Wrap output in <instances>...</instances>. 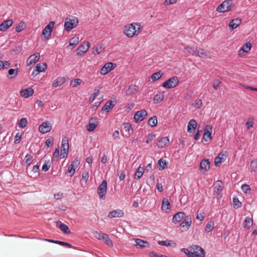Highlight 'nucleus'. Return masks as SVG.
<instances>
[{"instance_id": "f257e3e1", "label": "nucleus", "mask_w": 257, "mask_h": 257, "mask_svg": "<svg viewBox=\"0 0 257 257\" xmlns=\"http://www.w3.org/2000/svg\"><path fill=\"white\" fill-rule=\"evenodd\" d=\"M181 251L184 252L187 257H205V251L202 247L194 244L188 248H182Z\"/></svg>"}, {"instance_id": "f03ea898", "label": "nucleus", "mask_w": 257, "mask_h": 257, "mask_svg": "<svg viewBox=\"0 0 257 257\" xmlns=\"http://www.w3.org/2000/svg\"><path fill=\"white\" fill-rule=\"evenodd\" d=\"M143 29V26L139 23L131 24L125 26L124 33L128 38H132L135 35H138Z\"/></svg>"}, {"instance_id": "7ed1b4c3", "label": "nucleus", "mask_w": 257, "mask_h": 257, "mask_svg": "<svg viewBox=\"0 0 257 257\" xmlns=\"http://www.w3.org/2000/svg\"><path fill=\"white\" fill-rule=\"evenodd\" d=\"M234 7L235 4L233 0H225L217 7L216 11L223 13L232 11Z\"/></svg>"}, {"instance_id": "20e7f679", "label": "nucleus", "mask_w": 257, "mask_h": 257, "mask_svg": "<svg viewBox=\"0 0 257 257\" xmlns=\"http://www.w3.org/2000/svg\"><path fill=\"white\" fill-rule=\"evenodd\" d=\"M94 237L98 240L102 241L105 244L109 246H113V242L110 239L108 234L101 231H95L93 232Z\"/></svg>"}, {"instance_id": "39448f33", "label": "nucleus", "mask_w": 257, "mask_h": 257, "mask_svg": "<svg viewBox=\"0 0 257 257\" xmlns=\"http://www.w3.org/2000/svg\"><path fill=\"white\" fill-rule=\"evenodd\" d=\"M78 24V20L75 17H71L69 19L67 18L64 24L65 29L67 31H69L75 28Z\"/></svg>"}, {"instance_id": "423d86ee", "label": "nucleus", "mask_w": 257, "mask_h": 257, "mask_svg": "<svg viewBox=\"0 0 257 257\" xmlns=\"http://www.w3.org/2000/svg\"><path fill=\"white\" fill-rule=\"evenodd\" d=\"M179 84V80L177 76H173L165 81L162 86L167 89L173 88Z\"/></svg>"}, {"instance_id": "0eeeda50", "label": "nucleus", "mask_w": 257, "mask_h": 257, "mask_svg": "<svg viewBox=\"0 0 257 257\" xmlns=\"http://www.w3.org/2000/svg\"><path fill=\"white\" fill-rule=\"evenodd\" d=\"M192 224V219L190 215L186 216L184 220L180 224L179 227L182 231L188 230Z\"/></svg>"}, {"instance_id": "6e6552de", "label": "nucleus", "mask_w": 257, "mask_h": 257, "mask_svg": "<svg viewBox=\"0 0 257 257\" xmlns=\"http://www.w3.org/2000/svg\"><path fill=\"white\" fill-rule=\"evenodd\" d=\"M107 191V181L103 180L97 189L98 194L100 198L104 200L106 198L105 194Z\"/></svg>"}, {"instance_id": "1a4fd4ad", "label": "nucleus", "mask_w": 257, "mask_h": 257, "mask_svg": "<svg viewBox=\"0 0 257 257\" xmlns=\"http://www.w3.org/2000/svg\"><path fill=\"white\" fill-rule=\"evenodd\" d=\"M90 47V43L87 41H84L77 48V55L83 56L87 52Z\"/></svg>"}, {"instance_id": "9d476101", "label": "nucleus", "mask_w": 257, "mask_h": 257, "mask_svg": "<svg viewBox=\"0 0 257 257\" xmlns=\"http://www.w3.org/2000/svg\"><path fill=\"white\" fill-rule=\"evenodd\" d=\"M116 66V64L115 63L112 62L106 63L104 64V65L101 68L100 70V74L104 75L109 72L111 70L114 69Z\"/></svg>"}, {"instance_id": "9b49d317", "label": "nucleus", "mask_w": 257, "mask_h": 257, "mask_svg": "<svg viewBox=\"0 0 257 257\" xmlns=\"http://www.w3.org/2000/svg\"><path fill=\"white\" fill-rule=\"evenodd\" d=\"M55 22H50L43 30L42 35L46 38H50L51 36L52 29L54 26Z\"/></svg>"}, {"instance_id": "f8f14e48", "label": "nucleus", "mask_w": 257, "mask_h": 257, "mask_svg": "<svg viewBox=\"0 0 257 257\" xmlns=\"http://www.w3.org/2000/svg\"><path fill=\"white\" fill-rule=\"evenodd\" d=\"M147 115V112L145 109L138 111L134 115V119L137 122L143 120Z\"/></svg>"}, {"instance_id": "ddd939ff", "label": "nucleus", "mask_w": 257, "mask_h": 257, "mask_svg": "<svg viewBox=\"0 0 257 257\" xmlns=\"http://www.w3.org/2000/svg\"><path fill=\"white\" fill-rule=\"evenodd\" d=\"M52 129V125L51 123L47 121L43 122L39 127L40 132L42 134H46L51 131Z\"/></svg>"}, {"instance_id": "4468645a", "label": "nucleus", "mask_w": 257, "mask_h": 257, "mask_svg": "<svg viewBox=\"0 0 257 257\" xmlns=\"http://www.w3.org/2000/svg\"><path fill=\"white\" fill-rule=\"evenodd\" d=\"M196 56L202 58H211L210 53L207 51L196 46Z\"/></svg>"}, {"instance_id": "2eb2a0df", "label": "nucleus", "mask_w": 257, "mask_h": 257, "mask_svg": "<svg viewBox=\"0 0 257 257\" xmlns=\"http://www.w3.org/2000/svg\"><path fill=\"white\" fill-rule=\"evenodd\" d=\"M40 56V53L38 52L31 55L27 60V65L28 66L35 64L39 61Z\"/></svg>"}, {"instance_id": "dca6fc26", "label": "nucleus", "mask_w": 257, "mask_h": 257, "mask_svg": "<svg viewBox=\"0 0 257 257\" xmlns=\"http://www.w3.org/2000/svg\"><path fill=\"white\" fill-rule=\"evenodd\" d=\"M185 216L186 214L184 212H179L173 216L172 222L175 224L179 223L182 221Z\"/></svg>"}, {"instance_id": "f3484780", "label": "nucleus", "mask_w": 257, "mask_h": 257, "mask_svg": "<svg viewBox=\"0 0 257 257\" xmlns=\"http://www.w3.org/2000/svg\"><path fill=\"white\" fill-rule=\"evenodd\" d=\"M116 104V101L113 100L112 101L109 100L107 101L105 104L101 108L102 111H105L106 112H108L110 109H111Z\"/></svg>"}, {"instance_id": "a211bd4d", "label": "nucleus", "mask_w": 257, "mask_h": 257, "mask_svg": "<svg viewBox=\"0 0 257 257\" xmlns=\"http://www.w3.org/2000/svg\"><path fill=\"white\" fill-rule=\"evenodd\" d=\"M210 169V162L208 159H203L200 164V170L203 173L206 172Z\"/></svg>"}, {"instance_id": "6ab92c4d", "label": "nucleus", "mask_w": 257, "mask_h": 257, "mask_svg": "<svg viewBox=\"0 0 257 257\" xmlns=\"http://www.w3.org/2000/svg\"><path fill=\"white\" fill-rule=\"evenodd\" d=\"M20 93L22 97L27 98L32 96L34 93V91L32 88L28 87L23 90H21Z\"/></svg>"}, {"instance_id": "aec40b11", "label": "nucleus", "mask_w": 257, "mask_h": 257, "mask_svg": "<svg viewBox=\"0 0 257 257\" xmlns=\"http://www.w3.org/2000/svg\"><path fill=\"white\" fill-rule=\"evenodd\" d=\"M13 21L12 19L7 20L0 24V31H5L12 26Z\"/></svg>"}, {"instance_id": "412c9836", "label": "nucleus", "mask_w": 257, "mask_h": 257, "mask_svg": "<svg viewBox=\"0 0 257 257\" xmlns=\"http://www.w3.org/2000/svg\"><path fill=\"white\" fill-rule=\"evenodd\" d=\"M222 182L221 180L217 181L214 184L213 189L214 193L219 195L222 191L223 186L222 185Z\"/></svg>"}, {"instance_id": "4be33fe9", "label": "nucleus", "mask_w": 257, "mask_h": 257, "mask_svg": "<svg viewBox=\"0 0 257 257\" xmlns=\"http://www.w3.org/2000/svg\"><path fill=\"white\" fill-rule=\"evenodd\" d=\"M206 127L207 128L203 135V139L205 141L207 142L208 140H211L212 139L211 132L212 127L210 125H207Z\"/></svg>"}, {"instance_id": "5701e85b", "label": "nucleus", "mask_w": 257, "mask_h": 257, "mask_svg": "<svg viewBox=\"0 0 257 257\" xmlns=\"http://www.w3.org/2000/svg\"><path fill=\"white\" fill-rule=\"evenodd\" d=\"M123 212L120 209H116L110 211L108 213V217L109 218L121 217L123 216Z\"/></svg>"}, {"instance_id": "b1692460", "label": "nucleus", "mask_w": 257, "mask_h": 257, "mask_svg": "<svg viewBox=\"0 0 257 257\" xmlns=\"http://www.w3.org/2000/svg\"><path fill=\"white\" fill-rule=\"evenodd\" d=\"M197 126V122L195 119L190 120L188 124L187 131L189 133H193L195 132L196 127Z\"/></svg>"}, {"instance_id": "393cba45", "label": "nucleus", "mask_w": 257, "mask_h": 257, "mask_svg": "<svg viewBox=\"0 0 257 257\" xmlns=\"http://www.w3.org/2000/svg\"><path fill=\"white\" fill-rule=\"evenodd\" d=\"M169 144V139L168 137H162L160 140L159 141L157 144L159 148H163L168 146Z\"/></svg>"}, {"instance_id": "a878e982", "label": "nucleus", "mask_w": 257, "mask_h": 257, "mask_svg": "<svg viewBox=\"0 0 257 257\" xmlns=\"http://www.w3.org/2000/svg\"><path fill=\"white\" fill-rule=\"evenodd\" d=\"M241 23V20L239 18L232 19L229 23V27L231 30L236 29Z\"/></svg>"}, {"instance_id": "bb28decb", "label": "nucleus", "mask_w": 257, "mask_h": 257, "mask_svg": "<svg viewBox=\"0 0 257 257\" xmlns=\"http://www.w3.org/2000/svg\"><path fill=\"white\" fill-rule=\"evenodd\" d=\"M105 48L103 46L98 44L94 48H92V53L94 55H99L104 52Z\"/></svg>"}, {"instance_id": "cd10ccee", "label": "nucleus", "mask_w": 257, "mask_h": 257, "mask_svg": "<svg viewBox=\"0 0 257 257\" xmlns=\"http://www.w3.org/2000/svg\"><path fill=\"white\" fill-rule=\"evenodd\" d=\"M136 244L140 246L141 248L143 247H150V244L149 242L146 241H144L141 239L137 238L136 239Z\"/></svg>"}, {"instance_id": "c85d7f7f", "label": "nucleus", "mask_w": 257, "mask_h": 257, "mask_svg": "<svg viewBox=\"0 0 257 257\" xmlns=\"http://www.w3.org/2000/svg\"><path fill=\"white\" fill-rule=\"evenodd\" d=\"M123 129L125 132L128 134V137H130L134 132L133 127L129 122H125L123 124Z\"/></svg>"}, {"instance_id": "c756f323", "label": "nucleus", "mask_w": 257, "mask_h": 257, "mask_svg": "<svg viewBox=\"0 0 257 257\" xmlns=\"http://www.w3.org/2000/svg\"><path fill=\"white\" fill-rule=\"evenodd\" d=\"M253 225V220L252 218L247 216L245 218L243 222L242 226L247 229H249Z\"/></svg>"}, {"instance_id": "7c9ffc66", "label": "nucleus", "mask_w": 257, "mask_h": 257, "mask_svg": "<svg viewBox=\"0 0 257 257\" xmlns=\"http://www.w3.org/2000/svg\"><path fill=\"white\" fill-rule=\"evenodd\" d=\"M23 162L26 164L27 168L30 166L33 162V156L30 154H27L25 157Z\"/></svg>"}, {"instance_id": "2f4dec72", "label": "nucleus", "mask_w": 257, "mask_h": 257, "mask_svg": "<svg viewBox=\"0 0 257 257\" xmlns=\"http://www.w3.org/2000/svg\"><path fill=\"white\" fill-rule=\"evenodd\" d=\"M138 87L135 85H131L126 91L127 95H132L138 91Z\"/></svg>"}, {"instance_id": "473e14b6", "label": "nucleus", "mask_w": 257, "mask_h": 257, "mask_svg": "<svg viewBox=\"0 0 257 257\" xmlns=\"http://www.w3.org/2000/svg\"><path fill=\"white\" fill-rule=\"evenodd\" d=\"M171 207V205L170 202L168 201V199L164 198L162 200V209L163 211H167Z\"/></svg>"}, {"instance_id": "72a5a7b5", "label": "nucleus", "mask_w": 257, "mask_h": 257, "mask_svg": "<svg viewBox=\"0 0 257 257\" xmlns=\"http://www.w3.org/2000/svg\"><path fill=\"white\" fill-rule=\"evenodd\" d=\"M35 68L39 72H41L44 71L47 69V65L46 63L42 62L38 64Z\"/></svg>"}, {"instance_id": "f704fd0d", "label": "nucleus", "mask_w": 257, "mask_h": 257, "mask_svg": "<svg viewBox=\"0 0 257 257\" xmlns=\"http://www.w3.org/2000/svg\"><path fill=\"white\" fill-rule=\"evenodd\" d=\"M144 172V167L140 166L137 170L135 174V178L136 179H139L143 176Z\"/></svg>"}, {"instance_id": "c9c22d12", "label": "nucleus", "mask_w": 257, "mask_h": 257, "mask_svg": "<svg viewBox=\"0 0 257 257\" xmlns=\"http://www.w3.org/2000/svg\"><path fill=\"white\" fill-rule=\"evenodd\" d=\"M164 96L163 94H157L153 98V101L154 104L158 103L162 101L164 99Z\"/></svg>"}, {"instance_id": "e433bc0d", "label": "nucleus", "mask_w": 257, "mask_h": 257, "mask_svg": "<svg viewBox=\"0 0 257 257\" xmlns=\"http://www.w3.org/2000/svg\"><path fill=\"white\" fill-rule=\"evenodd\" d=\"M158 123L157 118L156 116H153L150 117L148 121V124L152 127H154L157 125Z\"/></svg>"}, {"instance_id": "4c0bfd02", "label": "nucleus", "mask_w": 257, "mask_h": 257, "mask_svg": "<svg viewBox=\"0 0 257 257\" xmlns=\"http://www.w3.org/2000/svg\"><path fill=\"white\" fill-rule=\"evenodd\" d=\"M167 163L166 161L163 160L162 159L159 160L157 163V167L160 171L163 170L166 167Z\"/></svg>"}, {"instance_id": "58836bf2", "label": "nucleus", "mask_w": 257, "mask_h": 257, "mask_svg": "<svg viewBox=\"0 0 257 257\" xmlns=\"http://www.w3.org/2000/svg\"><path fill=\"white\" fill-rule=\"evenodd\" d=\"M69 148L68 138L66 137L63 138L61 146V150Z\"/></svg>"}, {"instance_id": "ea45409f", "label": "nucleus", "mask_w": 257, "mask_h": 257, "mask_svg": "<svg viewBox=\"0 0 257 257\" xmlns=\"http://www.w3.org/2000/svg\"><path fill=\"white\" fill-rule=\"evenodd\" d=\"M251 47V44L249 42H247L242 46L240 51H242L244 53H247L250 51Z\"/></svg>"}, {"instance_id": "a19ab883", "label": "nucleus", "mask_w": 257, "mask_h": 257, "mask_svg": "<svg viewBox=\"0 0 257 257\" xmlns=\"http://www.w3.org/2000/svg\"><path fill=\"white\" fill-rule=\"evenodd\" d=\"M162 75H163L162 72L161 71H159L151 75V78L153 81H155L158 80L159 79H160L161 77V76H162Z\"/></svg>"}, {"instance_id": "79ce46f5", "label": "nucleus", "mask_w": 257, "mask_h": 257, "mask_svg": "<svg viewBox=\"0 0 257 257\" xmlns=\"http://www.w3.org/2000/svg\"><path fill=\"white\" fill-rule=\"evenodd\" d=\"M184 49L187 51L189 54H191L193 56H196V47L194 49L193 47L189 46H186L184 47Z\"/></svg>"}, {"instance_id": "37998d69", "label": "nucleus", "mask_w": 257, "mask_h": 257, "mask_svg": "<svg viewBox=\"0 0 257 257\" xmlns=\"http://www.w3.org/2000/svg\"><path fill=\"white\" fill-rule=\"evenodd\" d=\"M214 223L213 221H210L207 223L205 227V231L206 232H210L214 228Z\"/></svg>"}, {"instance_id": "c03bdc74", "label": "nucleus", "mask_w": 257, "mask_h": 257, "mask_svg": "<svg viewBox=\"0 0 257 257\" xmlns=\"http://www.w3.org/2000/svg\"><path fill=\"white\" fill-rule=\"evenodd\" d=\"M19 69L17 68L16 69H10L8 71V74L11 76V78H13L17 76L18 74Z\"/></svg>"}, {"instance_id": "a18cd8bd", "label": "nucleus", "mask_w": 257, "mask_h": 257, "mask_svg": "<svg viewBox=\"0 0 257 257\" xmlns=\"http://www.w3.org/2000/svg\"><path fill=\"white\" fill-rule=\"evenodd\" d=\"M242 203L237 197L233 198V205L234 208L237 209L241 206Z\"/></svg>"}, {"instance_id": "49530a36", "label": "nucleus", "mask_w": 257, "mask_h": 257, "mask_svg": "<svg viewBox=\"0 0 257 257\" xmlns=\"http://www.w3.org/2000/svg\"><path fill=\"white\" fill-rule=\"evenodd\" d=\"M60 229L65 233H69L70 232L68 226L64 223H61L59 225Z\"/></svg>"}, {"instance_id": "de8ad7c7", "label": "nucleus", "mask_w": 257, "mask_h": 257, "mask_svg": "<svg viewBox=\"0 0 257 257\" xmlns=\"http://www.w3.org/2000/svg\"><path fill=\"white\" fill-rule=\"evenodd\" d=\"M28 123V120L26 118H22L19 122L18 126L19 127L23 128L25 127Z\"/></svg>"}, {"instance_id": "09e8293b", "label": "nucleus", "mask_w": 257, "mask_h": 257, "mask_svg": "<svg viewBox=\"0 0 257 257\" xmlns=\"http://www.w3.org/2000/svg\"><path fill=\"white\" fill-rule=\"evenodd\" d=\"M253 121L254 119L252 117H250L248 119L245 123L247 130H249L253 126L254 124Z\"/></svg>"}, {"instance_id": "8fccbe9b", "label": "nucleus", "mask_w": 257, "mask_h": 257, "mask_svg": "<svg viewBox=\"0 0 257 257\" xmlns=\"http://www.w3.org/2000/svg\"><path fill=\"white\" fill-rule=\"evenodd\" d=\"M96 126L97 124H95V123L89 122L88 125H87V130L88 132H92L95 129Z\"/></svg>"}, {"instance_id": "3c124183", "label": "nucleus", "mask_w": 257, "mask_h": 257, "mask_svg": "<svg viewBox=\"0 0 257 257\" xmlns=\"http://www.w3.org/2000/svg\"><path fill=\"white\" fill-rule=\"evenodd\" d=\"M79 38L77 37H74L69 40V45L71 46H75L78 43Z\"/></svg>"}, {"instance_id": "603ef678", "label": "nucleus", "mask_w": 257, "mask_h": 257, "mask_svg": "<svg viewBox=\"0 0 257 257\" xmlns=\"http://www.w3.org/2000/svg\"><path fill=\"white\" fill-rule=\"evenodd\" d=\"M82 82V80L79 78L75 79L71 81L70 82V85L72 87H74L77 86L78 85H79Z\"/></svg>"}, {"instance_id": "864d4df0", "label": "nucleus", "mask_w": 257, "mask_h": 257, "mask_svg": "<svg viewBox=\"0 0 257 257\" xmlns=\"http://www.w3.org/2000/svg\"><path fill=\"white\" fill-rule=\"evenodd\" d=\"M25 23L24 22H21L16 27V31L17 32H21L24 30V26Z\"/></svg>"}, {"instance_id": "5fc2aeb1", "label": "nucleus", "mask_w": 257, "mask_h": 257, "mask_svg": "<svg viewBox=\"0 0 257 257\" xmlns=\"http://www.w3.org/2000/svg\"><path fill=\"white\" fill-rule=\"evenodd\" d=\"M56 244H59L60 245L64 246L67 248H72L73 247L72 245L69 243L64 242L62 241L57 240Z\"/></svg>"}, {"instance_id": "6e6d98bb", "label": "nucleus", "mask_w": 257, "mask_h": 257, "mask_svg": "<svg viewBox=\"0 0 257 257\" xmlns=\"http://www.w3.org/2000/svg\"><path fill=\"white\" fill-rule=\"evenodd\" d=\"M75 168L73 167V165H70L68 168L67 170V173H68L69 174V175L70 177H72L75 173Z\"/></svg>"}, {"instance_id": "4d7b16f0", "label": "nucleus", "mask_w": 257, "mask_h": 257, "mask_svg": "<svg viewBox=\"0 0 257 257\" xmlns=\"http://www.w3.org/2000/svg\"><path fill=\"white\" fill-rule=\"evenodd\" d=\"M50 165H49V161H45L42 166V170L44 172H47L48 171Z\"/></svg>"}, {"instance_id": "13d9d810", "label": "nucleus", "mask_w": 257, "mask_h": 257, "mask_svg": "<svg viewBox=\"0 0 257 257\" xmlns=\"http://www.w3.org/2000/svg\"><path fill=\"white\" fill-rule=\"evenodd\" d=\"M158 244L161 245L170 246L172 244V241L170 240L159 241Z\"/></svg>"}, {"instance_id": "bf43d9fd", "label": "nucleus", "mask_w": 257, "mask_h": 257, "mask_svg": "<svg viewBox=\"0 0 257 257\" xmlns=\"http://www.w3.org/2000/svg\"><path fill=\"white\" fill-rule=\"evenodd\" d=\"M156 137V135L153 134H150L148 135L146 143L147 144L150 143Z\"/></svg>"}, {"instance_id": "052dcab7", "label": "nucleus", "mask_w": 257, "mask_h": 257, "mask_svg": "<svg viewBox=\"0 0 257 257\" xmlns=\"http://www.w3.org/2000/svg\"><path fill=\"white\" fill-rule=\"evenodd\" d=\"M250 167L254 171H257V160H253L251 161Z\"/></svg>"}, {"instance_id": "680f3d73", "label": "nucleus", "mask_w": 257, "mask_h": 257, "mask_svg": "<svg viewBox=\"0 0 257 257\" xmlns=\"http://www.w3.org/2000/svg\"><path fill=\"white\" fill-rule=\"evenodd\" d=\"M68 150H69V148L61 150V153L60 154V158L61 159H64L67 156L68 153Z\"/></svg>"}, {"instance_id": "e2e57ef3", "label": "nucleus", "mask_w": 257, "mask_h": 257, "mask_svg": "<svg viewBox=\"0 0 257 257\" xmlns=\"http://www.w3.org/2000/svg\"><path fill=\"white\" fill-rule=\"evenodd\" d=\"M221 83V81L218 79H216L213 81V87L214 89L217 90L220 86V84Z\"/></svg>"}, {"instance_id": "0e129e2a", "label": "nucleus", "mask_w": 257, "mask_h": 257, "mask_svg": "<svg viewBox=\"0 0 257 257\" xmlns=\"http://www.w3.org/2000/svg\"><path fill=\"white\" fill-rule=\"evenodd\" d=\"M99 92V90H97V92H94L93 94H92L89 98V102L90 103L92 102L97 96L98 93Z\"/></svg>"}, {"instance_id": "69168bd1", "label": "nucleus", "mask_w": 257, "mask_h": 257, "mask_svg": "<svg viewBox=\"0 0 257 257\" xmlns=\"http://www.w3.org/2000/svg\"><path fill=\"white\" fill-rule=\"evenodd\" d=\"M53 138H49L46 140L45 142V145L47 146L48 148L51 147L53 144Z\"/></svg>"}, {"instance_id": "338daca9", "label": "nucleus", "mask_w": 257, "mask_h": 257, "mask_svg": "<svg viewBox=\"0 0 257 257\" xmlns=\"http://www.w3.org/2000/svg\"><path fill=\"white\" fill-rule=\"evenodd\" d=\"M89 179V173L88 172L85 171L82 174V180L85 183L87 182Z\"/></svg>"}, {"instance_id": "774afa93", "label": "nucleus", "mask_w": 257, "mask_h": 257, "mask_svg": "<svg viewBox=\"0 0 257 257\" xmlns=\"http://www.w3.org/2000/svg\"><path fill=\"white\" fill-rule=\"evenodd\" d=\"M241 189L243 192L247 193V191L250 190V188L248 185L244 184L241 186Z\"/></svg>"}]
</instances>
